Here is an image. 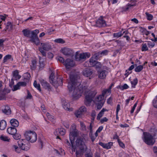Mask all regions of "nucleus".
Returning a JSON list of instances; mask_svg holds the SVG:
<instances>
[{"label": "nucleus", "mask_w": 157, "mask_h": 157, "mask_svg": "<svg viewBox=\"0 0 157 157\" xmlns=\"http://www.w3.org/2000/svg\"><path fill=\"white\" fill-rule=\"evenodd\" d=\"M69 77L70 81L68 82L67 86L68 89L70 92L74 90L72 96L75 99H78L81 96L82 93L86 92V87L84 86L83 87L81 84L78 82L76 78H78V76L70 75Z\"/></svg>", "instance_id": "obj_1"}, {"label": "nucleus", "mask_w": 157, "mask_h": 157, "mask_svg": "<svg viewBox=\"0 0 157 157\" xmlns=\"http://www.w3.org/2000/svg\"><path fill=\"white\" fill-rule=\"evenodd\" d=\"M22 32L25 36L30 37L31 41L34 42L36 45H38L39 44L40 41L37 36V34L39 33V30L36 29L31 32L25 29H23Z\"/></svg>", "instance_id": "obj_2"}, {"label": "nucleus", "mask_w": 157, "mask_h": 157, "mask_svg": "<svg viewBox=\"0 0 157 157\" xmlns=\"http://www.w3.org/2000/svg\"><path fill=\"white\" fill-rule=\"evenodd\" d=\"M144 141L147 144L149 145H153L155 142V140L152 135L149 132H144L143 133Z\"/></svg>", "instance_id": "obj_3"}, {"label": "nucleus", "mask_w": 157, "mask_h": 157, "mask_svg": "<svg viewBox=\"0 0 157 157\" xmlns=\"http://www.w3.org/2000/svg\"><path fill=\"white\" fill-rule=\"evenodd\" d=\"M24 135L26 140L31 143H34L37 140V134L34 131H26Z\"/></svg>", "instance_id": "obj_4"}, {"label": "nucleus", "mask_w": 157, "mask_h": 157, "mask_svg": "<svg viewBox=\"0 0 157 157\" xmlns=\"http://www.w3.org/2000/svg\"><path fill=\"white\" fill-rule=\"evenodd\" d=\"M84 140V139L83 138H78L75 141L76 146H74L75 147V148L76 147H79L82 152L86 151L87 150V147L85 144Z\"/></svg>", "instance_id": "obj_5"}, {"label": "nucleus", "mask_w": 157, "mask_h": 157, "mask_svg": "<svg viewBox=\"0 0 157 157\" xmlns=\"http://www.w3.org/2000/svg\"><path fill=\"white\" fill-rule=\"evenodd\" d=\"M90 56V53L89 52L83 53L76 54L75 59L77 61H84L86 58H89Z\"/></svg>", "instance_id": "obj_6"}, {"label": "nucleus", "mask_w": 157, "mask_h": 157, "mask_svg": "<svg viewBox=\"0 0 157 157\" xmlns=\"http://www.w3.org/2000/svg\"><path fill=\"white\" fill-rule=\"evenodd\" d=\"M17 143L19 147L23 150L27 151L29 148V144L27 143L25 140H19Z\"/></svg>", "instance_id": "obj_7"}, {"label": "nucleus", "mask_w": 157, "mask_h": 157, "mask_svg": "<svg viewBox=\"0 0 157 157\" xmlns=\"http://www.w3.org/2000/svg\"><path fill=\"white\" fill-rule=\"evenodd\" d=\"M77 131H70V139L72 149L73 151H75V147L73 145L74 137L77 136Z\"/></svg>", "instance_id": "obj_8"}, {"label": "nucleus", "mask_w": 157, "mask_h": 157, "mask_svg": "<svg viewBox=\"0 0 157 157\" xmlns=\"http://www.w3.org/2000/svg\"><path fill=\"white\" fill-rule=\"evenodd\" d=\"M39 81L42 86L44 88L48 90L49 91L52 90V87L45 80L40 78L39 79Z\"/></svg>", "instance_id": "obj_9"}, {"label": "nucleus", "mask_w": 157, "mask_h": 157, "mask_svg": "<svg viewBox=\"0 0 157 157\" xmlns=\"http://www.w3.org/2000/svg\"><path fill=\"white\" fill-rule=\"evenodd\" d=\"M61 52L63 55L68 56H73L74 53L72 49L66 47L62 49Z\"/></svg>", "instance_id": "obj_10"}, {"label": "nucleus", "mask_w": 157, "mask_h": 157, "mask_svg": "<svg viewBox=\"0 0 157 157\" xmlns=\"http://www.w3.org/2000/svg\"><path fill=\"white\" fill-rule=\"evenodd\" d=\"M98 27H105L106 26V24L105 21L103 19V17L101 16L96 22L94 25Z\"/></svg>", "instance_id": "obj_11"}, {"label": "nucleus", "mask_w": 157, "mask_h": 157, "mask_svg": "<svg viewBox=\"0 0 157 157\" xmlns=\"http://www.w3.org/2000/svg\"><path fill=\"white\" fill-rule=\"evenodd\" d=\"M74 64L75 63L73 60L70 59H67L64 64L67 69H69L71 67H73Z\"/></svg>", "instance_id": "obj_12"}, {"label": "nucleus", "mask_w": 157, "mask_h": 157, "mask_svg": "<svg viewBox=\"0 0 157 157\" xmlns=\"http://www.w3.org/2000/svg\"><path fill=\"white\" fill-rule=\"evenodd\" d=\"M108 72L106 70H102L98 72V77L101 79H104L106 78Z\"/></svg>", "instance_id": "obj_13"}, {"label": "nucleus", "mask_w": 157, "mask_h": 157, "mask_svg": "<svg viewBox=\"0 0 157 157\" xmlns=\"http://www.w3.org/2000/svg\"><path fill=\"white\" fill-rule=\"evenodd\" d=\"M52 84L56 87H57L59 86H62L63 85L62 78L61 77L57 78L56 80V81H54Z\"/></svg>", "instance_id": "obj_14"}, {"label": "nucleus", "mask_w": 157, "mask_h": 157, "mask_svg": "<svg viewBox=\"0 0 157 157\" xmlns=\"http://www.w3.org/2000/svg\"><path fill=\"white\" fill-rule=\"evenodd\" d=\"M123 30L122 29L121 31L118 33H114L113 34V37H114L118 38L124 34L125 35H127L129 33L128 30H126L123 32Z\"/></svg>", "instance_id": "obj_15"}, {"label": "nucleus", "mask_w": 157, "mask_h": 157, "mask_svg": "<svg viewBox=\"0 0 157 157\" xmlns=\"http://www.w3.org/2000/svg\"><path fill=\"white\" fill-rule=\"evenodd\" d=\"M99 144L104 148L109 149L111 148V146L113 145V143L109 142L108 143L105 144L102 142H100L99 143Z\"/></svg>", "instance_id": "obj_16"}, {"label": "nucleus", "mask_w": 157, "mask_h": 157, "mask_svg": "<svg viewBox=\"0 0 157 157\" xmlns=\"http://www.w3.org/2000/svg\"><path fill=\"white\" fill-rule=\"evenodd\" d=\"M93 73L92 71L90 68H86L83 70L82 74L84 76L86 77H89L91 76Z\"/></svg>", "instance_id": "obj_17"}, {"label": "nucleus", "mask_w": 157, "mask_h": 157, "mask_svg": "<svg viewBox=\"0 0 157 157\" xmlns=\"http://www.w3.org/2000/svg\"><path fill=\"white\" fill-rule=\"evenodd\" d=\"M41 44L42 46L41 48L44 50L48 51L52 48V46L49 43H41Z\"/></svg>", "instance_id": "obj_18"}, {"label": "nucleus", "mask_w": 157, "mask_h": 157, "mask_svg": "<svg viewBox=\"0 0 157 157\" xmlns=\"http://www.w3.org/2000/svg\"><path fill=\"white\" fill-rule=\"evenodd\" d=\"M93 98V97L90 96L89 94L86 96L85 101V104L87 106H89L90 103L92 101Z\"/></svg>", "instance_id": "obj_19"}, {"label": "nucleus", "mask_w": 157, "mask_h": 157, "mask_svg": "<svg viewBox=\"0 0 157 157\" xmlns=\"http://www.w3.org/2000/svg\"><path fill=\"white\" fill-rule=\"evenodd\" d=\"M13 79L15 80H17L20 79L21 76L19 75V72L17 70H16L12 72Z\"/></svg>", "instance_id": "obj_20"}, {"label": "nucleus", "mask_w": 157, "mask_h": 157, "mask_svg": "<svg viewBox=\"0 0 157 157\" xmlns=\"http://www.w3.org/2000/svg\"><path fill=\"white\" fill-rule=\"evenodd\" d=\"M7 131L10 134L13 135L17 132V129L13 127H10L7 129Z\"/></svg>", "instance_id": "obj_21"}, {"label": "nucleus", "mask_w": 157, "mask_h": 157, "mask_svg": "<svg viewBox=\"0 0 157 157\" xmlns=\"http://www.w3.org/2000/svg\"><path fill=\"white\" fill-rule=\"evenodd\" d=\"M96 60L93 56H92L89 60V67H92L94 66L95 65L97 62L96 61Z\"/></svg>", "instance_id": "obj_22"}, {"label": "nucleus", "mask_w": 157, "mask_h": 157, "mask_svg": "<svg viewBox=\"0 0 157 157\" xmlns=\"http://www.w3.org/2000/svg\"><path fill=\"white\" fill-rule=\"evenodd\" d=\"M2 112L4 114L9 115L11 113V110L10 107L7 106H5L4 109L2 110Z\"/></svg>", "instance_id": "obj_23"}, {"label": "nucleus", "mask_w": 157, "mask_h": 157, "mask_svg": "<svg viewBox=\"0 0 157 157\" xmlns=\"http://www.w3.org/2000/svg\"><path fill=\"white\" fill-rule=\"evenodd\" d=\"M10 123L12 126L14 128L18 127L19 124L18 121L14 119H12L10 121Z\"/></svg>", "instance_id": "obj_24"}, {"label": "nucleus", "mask_w": 157, "mask_h": 157, "mask_svg": "<svg viewBox=\"0 0 157 157\" xmlns=\"http://www.w3.org/2000/svg\"><path fill=\"white\" fill-rule=\"evenodd\" d=\"M103 101V103H104L105 100L104 99V97L103 96L99 95L94 100V102L95 103L97 102H100Z\"/></svg>", "instance_id": "obj_25"}, {"label": "nucleus", "mask_w": 157, "mask_h": 157, "mask_svg": "<svg viewBox=\"0 0 157 157\" xmlns=\"http://www.w3.org/2000/svg\"><path fill=\"white\" fill-rule=\"evenodd\" d=\"M37 61L35 59H33L30 65L31 68L32 70H35L36 67Z\"/></svg>", "instance_id": "obj_26"}, {"label": "nucleus", "mask_w": 157, "mask_h": 157, "mask_svg": "<svg viewBox=\"0 0 157 157\" xmlns=\"http://www.w3.org/2000/svg\"><path fill=\"white\" fill-rule=\"evenodd\" d=\"M106 111H108L105 108H103L98 114L97 118V119L98 120H100V118L103 116L104 114V112Z\"/></svg>", "instance_id": "obj_27"}, {"label": "nucleus", "mask_w": 157, "mask_h": 157, "mask_svg": "<svg viewBox=\"0 0 157 157\" xmlns=\"http://www.w3.org/2000/svg\"><path fill=\"white\" fill-rule=\"evenodd\" d=\"M6 126V123L5 121L2 120L0 122V129L3 130L5 129Z\"/></svg>", "instance_id": "obj_28"}, {"label": "nucleus", "mask_w": 157, "mask_h": 157, "mask_svg": "<svg viewBox=\"0 0 157 157\" xmlns=\"http://www.w3.org/2000/svg\"><path fill=\"white\" fill-rule=\"evenodd\" d=\"M56 133L57 135L59 134L60 135L63 136L65 134V130L62 128H59L56 130Z\"/></svg>", "instance_id": "obj_29"}, {"label": "nucleus", "mask_w": 157, "mask_h": 157, "mask_svg": "<svg viewBox=\"0 0 157 157\" xmlns=\"http://www.w3.org/2000/svg\"><path fill=\"white\" fill-rule=\"evenodd\" d=\"M62 105L63 107L65 109L67 110H70V105L69 103L66 101L63 102Z\"/></svg>", "instance_id": "obj_30"}, {"label": "nucleus", "mask_w": 157, "mask_h": 157, "mask_svg": "<svg viewBox=\"0 0 157 157\" xmlns=\"http://www.w3.org/2000/svg\"><path fill=\"white\" fill-rule=\"evenodd\" d=\"M92 56L94 58L95 60H98L102 56L101 52H98L95 53Z\"/></svg>", "instance_id": "obj_31"}, {"label": "nucleus", "mask_w": 157, "mask_h": 157, "mask_svg": "<svg viewBox=\"0 0 157 157\" xmlns=\"http://www.w3.org/2000/svg\"><path fill=\"white\" fill-rule=\"evenodd\" d=\"M33 86L34 87L36 88L40 92H41V90L40 88V85L39 83H37L36 80H35L33 83Z\"/></svg>", "instance_id": "obj_32"}, {"label": "nucleus", "mask_w": 157, "mask_h": 157, "mask_svg": "<svg viewBox=\"0 0 157 157\" xmlns=\"http://www.w3.org/2000/svg\"><path fill=\"white\" fill-rule=\"evenodd\" d=\"M12 59V60H13V58L12 57V56L10 55H7L4 58L3 62L5 63L9 59Z\"/></svg>", "instance_id": "obj_33"}, {"label": "nucleus", "mask_w": 157, "mask_h": 157, "mask_svg": "<svg viewBox=\"0 0 157 157\" xmlns=\"http://www.w3.org/2000/svg\"><path fill=\"white\" fill-rule=\"evenodd\" d=\"M151 134L152 135V136L154 139L157 138V129H153L151 131Z\"/></svg>", "instance_id": "obj_34"}, {"label": "nucleus", "mask_w": 157, "mask_h": 157, "mask_svg": "<svg viewBox=\"0 0 157 157\" xmlns=\"http://www.w3.org/2000/svg\"><path fill=\"white\" fill-rule=\"evenodd\" d=\"M138 79L137 78H135L131 82L132 84V87L134 88L135 86L137 85L138 83Z\"/></svg>", "instance_id": "obj_35"}, {"label": "nucleus", "mask_w": 157, "mask_h": 157, "mask_svg": "<svg viewBox=\"0 0 157 157\" xmlns=\"http://www.w3.org/2000/svg\"><path fill=\"white\" fill-rule=\"evenodd\" d=\"M13 28V25L12 23L10 22H8L6 23V29L3 30V31H5V32H6V30L10 29H11Z\"/></svg>", "instance_id": "obj_36"}, {"label": "nucleus", "mask_w": 157, "mask_h": 157, "mask_svg": "<svg viewBox=\"0 0 157 157\" xmlns=\"http://www.w3.org/2000/svg\"><path fill=\"white\" fill-rule=\"evenodd\" d=\"M143 68V65H139L136 67L135 69V71L137 72L141 71Z\"/></svg>", "instance_id": "obj_37"}, {"label": "nucleus", "mask_w": 157, "mask_h": 157, "mask_svg": "<svg viewBox=\"0 0 157 157\" xmlns=\"http://www.w3.org/2000/svg\"><path fill=\"white\" fill-rule=\"evenodd\" d=\"M95 103L96 105L97 106V109H101L104 104V103H103V101H102V102H97Z\"/></svg>", "instance_id": "obj_38"}, {"label": "nucleus", "mask_w": 157, "mask_h": 157, "mask_svg": "<svg viewBox=\"0 0 157 157\" xmlns=\"http://www.w3.org/2000/svg\"><path fill=\"white\" fill-rule=\"evenodd\" d=\"M30 77V74L28 73H25L24 75V79L25 80H26L27 82L29 81Z\"/></svg>", "instance_id": "obj_39"}, {"label": "nucleus", "mask_w": 157, "mask_h": 157, "mask_svg": "<svg viewBox=\"0 0 157 157\" xmlns=\"http://www.w3.org/2000/svg\"><path fill=\"white\" fill-rule=\"evenodd\" d=\"M135 6L134 5L128 4L126 5L125 7L123 8V11H126L128 10L129 8L132 6Z\"/></svg>", "instance_id": "obj_40"}, {"label": "nucleus", "mask_w": 157, "mask_h": 157, "mask_svg": "<svg viewBox=\"0 0 157 157\" xmlns=\"http://www.w3.org/2000/svg\"><path fill=\"white\" fill-rule=\"evenodd\" d=\"M145 14L146 16L147 19L148 20L151 21L152 19L153 16L152 14H149L147 12H146Z\"/></svg>", "instance_id": "obj_41"}, {"label": "nucleus", "mask_w": 157, "mask_h": 157, "mask_svg": "<svg viewBox=\"0 0 157 157\" xmlns=\"http://www.w3.org/2000/svg\"><path fill=\"white\" fill-rule=\"evenodd\" d=\"M75 115L77 117H81L82 113L78 109L77 110L75 113Z\"/></svg>", "instance_id": "obj_42"}, {"label": "nucleus", "mask_w": 157, "mask_h": 157, "mask_svg": "<svg viewBox=\"0 0 157 157\" xmlns=\"http://www.w3.org/2000/svg\"><path fill=\"white\" fill-rule=\"evenodd\" d=\"M54 41L57 43H61L62 44H64L65 43V41L63 39L61 38L55 39L54 40Z\"/></svg>", "instance_id": "obj_43"}, {"label": "nucleus", "mask_w": 157, "mask_h": 157, "mask_svg": "<svg viewBox=\"0 0 157 157\" xmlns=\"http://www.w3.org/2000/svg\"><path fill=\"white\" fill-rule=\"evenodd\" d=\"M54 74L53 72H52L51 74L50 77L49 78L50 80V82L52 84L53 83L54 81Z\"/></svg>", "instance_id": "obj_44"}, {"label": "nucleus", "mask_w": 157, "mask_h": 157, "mask_svg": "<svg viewBox=\"0 0 157 157\" xmlns=\"http://www.w3.org/2000/svg\"><path fill=\"white\" fill-rule=\"evenodd\" d=\"M13 137L16 140H19L21 138V136L20 134L16 132L15 134L13 135Z\"/></svg>", "instance_id": "obj_45"}, {"label": "nucleus", "mask_w": 157, "mask_h": 157, "mask_svg": "<svg viewBox=\"0 0 157 157\" xmlns=\"http://www.w3.org/2000/svg\"><path fill=\"white\" fill-rule=\"evenodd\" d=\"M94 66L96 69H100L102 67V65L101 63L97 61Z\"/></svg>", "instance_id": "obj_46"}, {"label": "nucleus", "mask_w": 157, "mask_h": 157, "mask_svg": "<svg viewBox=\"0 0 157 157\" xmlns=\"http://www.w3.org/2000/svg\"><path fill=\"white\" fill-rule=\"evenodd\" d=\"M142 51H146L148 50V48L147 47V44H143L142 47Z\"/></svg>", "instance_id": "obj_47"}, {"label": "nucleus", "mask_w": 157, "mask_h": 157, "mask_svg": "<svg viewBox=\"0 0 157 157\" xmlns=\"http://www.w3.org/2000/svg\"><path fill=\"white\" fill-rule=\"evenodd\" d=\"M1 139L5 141L9 142L10 141V139H9L6 136H1L0 137Z\"/></svg>", "instance_id": "obj_48"}, {"label": "nucleus", "mask_w": 157, "mask_h": 157, "mask_svg": "<svg viewBox=\"0 0 157 157\" xmlns=\"http://www.w3.org/2000/svg\"><path fill=\"white\" fill-rule=\"evenodd\" d=\"M79 109L81 112L82 114L86 111V107L84 106H82L80 107V108Z\"/></svg>", "instance_id": "obj_49"}, {"label": "nucleus", "mask_w": 157, "mask_h": 157, "mask_svg": "<svg viewBox=\"0 0 157 157\" xmlns=\"http://www.w3.org/2000/svg\"><path fill=\"white\" fill-rule=\"evenodd\" d=\"M147 44L148 46V47L150 48H152L155 45V44L154 42H152L151 41L147 42Z\"/></svg>", "instance_id": "obj_50"}, {"label": "nucleus", "mask_w": 157, "mask_h": 157, "mask_svg": "<svg viewBox=\"0 0 157 157\" xmlns=\"http://www.w3.org/2000/svg\"><path fill=\"white\" fill-rule=\"evenodd\" d=\"M110 91V90L109 89H105L104 90L102 93V94L100 95L101 96H103L104 97L105 95L107 93H109Z\"/></svg>", "instance_id": "obj_51"}, {"label": "nucleus", "mask_w": 157, "mask_h": 157, "mask_svg": "<svg viewBox=\"0 0 157 157\" xmlns=\"http://www.w3.org/2000/svg\"><path fill=\"white\" fill-rule=\"evenodd\" d=\"M39 50L40 52L41 53L43 56H45L46 54V52L44 51V50L41 48H39Z\"/></svg>", "instance_id": "obj_52"}, {"label": "nucleus", "mask_w": 157, "mask_h": 157, "mask_svg": "<svg viewBox=\"0 0 157 157\" xmlns=\"http://www.w3.org/2000/svg\"><path fill=\"white\" fill-rule=\"evenodd\" d=\"M57 59L61 63L64 64L65 63L64 59L61 56H57Z\"/></svg>", "instance_id": "obj_53"}, {"label": "nucleus", "mask_w": 157, "mask_h": 157, "mask_svg": "<svg viewBox=\"0 0 157 157\" xmlns=\"http://www.w3.org/2000/svg\"><path fill=\"white\" fill-rule=\"evenodd\" d=\"M80 125L82 129L83 130H86V125H85V124L83 123V122L80 121Z\"/></svg>", "instance_id": "obj_54"}, {"label": "nucleus", "mask_w": 157, "mask_h": 157, "mask_svg": "<svg viewBox=\"0 0 157 157\" xmlns=\"http://www.w3.org/2000/svg\"><path fill=\"white\" fill-rule=\"evenodd\" d=\"M83 151L82 152L81 150L80 152L79 151H76V157H82V153L83 152Z\"/></svg>", "instance_id": "obj_55"}, {"label": "nucleus", "mask_w": 157, "mask_h": 157, "mask_svg": "<svg viewBox=\"0 0 157 157\" xmlns=\"http://www.w3.org/2000/svg\"><path fill=\"white\" fill-rule=\"evenodd\" d=\"M20 89V87L17 83L16 85L13 86V88L12 89V90L13 91H15L19 89Z\"/></svg>", "instance_id": "obj_56"}, {"label": "nucleus", "mask_w": 157, "mask_h": 157, "mask_svg": "<svg viewBox=\"0 0 157 157\" xmlns=\"http://www.w3.org/2000/svg\"><path fill=\"white\" fill-rule=\"evenodd\" d=\"M117 141L120 147L123 148H124L125 147L124 144L119 139H118Z\"/></svg>", "instance_id": "obj_57"}, {"label": "nucleus", "mask_w": 157, "mask_h": 157, "mask_svg": "<svg viewBox=\"0 0 157 157\" xmlns=\"http://www.w3.org/2000/svg\"><path fill=\"white\" fill-rule=\"evenodd\" d=\"M134 96H132L131 98H129L128 99H127L125 101V106H127L128 105V104L129 103V102L131 100H133L134 99Z\"/></svg>", "instance_id": "obj_58"}, {"label": "nucleus", "mask_w": 157, "mask_h": 157, "mask_svg": "<svg viewBox=\"0 0 157 157\" xmlns=\"http://www.w3.org/2000/svg\"><path fill=\"white\" fill-rule=\"evenodd\" d=\"M18 83L20 87L21 86H25L27 84L26 82H18Z\"/></svg>", "instance_id": "obj_59"}, {"label": "nucleus", "mask_w": 157, "mask_h": 157, "mask_svg": "<svg viewBox=\"0 0 157 157\" xmlns=\"http://www.w3.org/2000/svg\"><path fill=\"white\" fill-rule=\"evenodd\" d=\"M129 86L126 84H124L123 86L120 87V89L122 90L126 89L128 88Z\"/></svg>", "instance_id": "obj_60"}, {"label": "nucleus", "mask_w": 157, "mask_h": 157, "mask_svg": "<svg viewBox=\"0 0 157 157\" xmlns=\"http://www.w3.org/2000/svg\"><path fill=\"white\" fill-rule=\"evenodd\" d=\"M153 105L154 107L157 108V96H156V99L153 101Z\"/></svg>", "instance_id": "obj_61"}, {"label": "nucleus", "mask_w": 157, "mask_h": 157, "mask_svg": "<svg viewBox=\"0 0 157 157\" xmlns=\"http://www.w3.org/2000/svg\"><path fill=\"white\" fill-rule=\"evenodd\" d=\"M137 101L134 105H133L132 108V109H131V111H130V113L131 114H132V113H133L134 112V111L137 105Z\"/></svg>", "instance_id": "obj_62"}, {"label": "nucleus", "mask_w": 157, "mask_h": 157, "mask_svg": "<svg viewBox=\"0 0 157 157\" xmlns=\"http://www.w3.org/2000/svg\"><path fill=\"white\" fill-rule=\"evenodd\" d=\"M77 131L76 128V125L75 124H73L70 128V131Z\"/></svg>", "instance_id": "obj_63"}, {"label": "nucleus", "mask_w": 157, "mask_h": 157, "mask_svg": "<svg viewBox=\"0 0 157 157\" xmlns=\"http://www.w3.org/2000/svg\"><path fill=\"white\" fill-rule=\"evenodd\" d=\"M32 98V96L31 95L30 92L28 90L27 95L26 96V99H31Z\"/></svg>", "instance_id": "obj_64"}]
</instances>
